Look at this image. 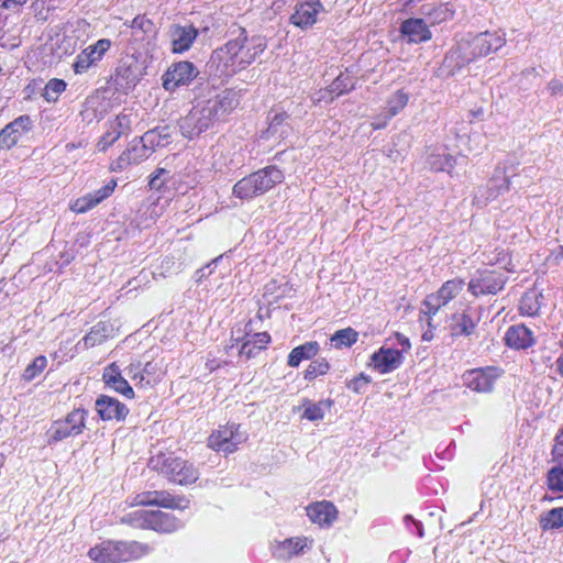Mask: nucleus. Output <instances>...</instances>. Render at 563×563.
<instances>
[{
    "instance_id": "e433bc0d",
    "label": "nucleus",
    "mask_w": 563,
    "mask_h": 563,
    "mask_svg": "<svg viewBox=\"0 0 563 563\" xmlns=\"http://www.w3.org/2000/svg\"><path fill=\"white\" fill-rule=\"evenodd\" d=\"M543 296L541 292L530 289L520 299L519 310L521 314L534 317L540 311Z\"/></svg>"
},
{
    "instance_id": "6ab92c4d",
    "label": "nucleus",
    "mask_w": 563,
    "mask_h": 563,
    "mask_svg": "<svg viewBox=\"0 0 563 563\" xmlns=\"http://www.w3.org/2000/svg\"><path fill=\"white\" fill-rule=\"evenodd\" d=\"M32 126V119L27 114L14 119L0 131V148L9 150L13 147L21 136L27 133Z\"/></svg>"
},
{
    "instance_id": "0eeeda50",
    "label": "nucleus",
    "mask_w": 563,
    "mask_h": 563,
    "mask_svg": "<svg viewBox=\"0 0 563 563\" xmlns=\"http://www.w3.org/2000/svg\"><path fill=\"white\" fill-rule=\"evenodd\" d=\"M508 282L507 271L504 268L477 271L468 283V291L475 296L496 295L501 291Z\"/></svg>"
},
{
    "instance_id": "4d7b16f0",
    "label": "nucleus",
    "mask_w": 563,
    "mask_h": 563,
    "mask_svg": "<svg viewBox=\"0 0 563 563\" xmlns=\"http://www.w3.org/2000/svg\"><path fill=\"white\" fill-rule=\"evenodd\" d=\"M222 256H219L214 260H212L209 264H207L205 267L198 269L195 274V277H196V282L197 283H200L202 282L203 278L208 277L211 273H212V269H211V266L217 264L220 260H221Z\"/></svg>"
},
{
    "instance_id": "f8f14e48",
    "label": "nucleus",
    "mask_w": 563,
    "mask_h": 563,
    "mask_svg": "<svg viewBox=\"0 0 563 563\" xmlns=\"http://www.w3.org/2000/svg\"><path fill=\"white\" fill-rule=\"evenodd\" d=\"M197 75L198 70L192 63H175L163 75V87L167 91H174L180 86L189 85Z\"/></svg>"
},
{
    "instance_id": "1a4fd4ad",
    "label": "nucleus",
    "mask_w": 563,
    "mask_h": 563,
    "mask_svg": "<svg viewBox=\"0 0 563 563\" xmlns=\"http://www.w3.org/2000/svg\"><path fill=\"white\" fill-rule=\"evenodd\" d=\"M88 411L74 409L64 419L55 421L48 430V443L58 442L82 433Z\"/></svg>"
},
{
    "instance_id": "69168bd1",
    "label": "nucleus",
    "mask_w": 563,
    "mask_h": 563,
    "mask_svg": "<svg viewBox=\"0 0 563 563\" xmlns=\"http://www.w3.org/2000/svg\"><path fill=\"white\" fill-rule=\"evenodd\" d=\"M362 382H363V374L360 377L353 379L351 385H349V387H351L354 391L358 393L362 389V387L364 386V384Z\"/></svg>"
},
{
    "instance_id": "4c0bfd02",
    "label": "nucleus",
    "mask_w": 563,
    "mask_h": 563,
    "mask_svg": "<svg viewBox=\"0 0 563 563\" xmlns=\"http://www.w3.org/2000/svg\"><path fill=\"white\" fill-rule=\"evenodd\" d=\"M178 181L176 175H172L170 170L158 167L151 175L148 186L154 190H164L169 186H175Z\"/></svg>"
},
{
    "instance_id": "9d476101",
    "label": "nucleus",
    "mask_w": 563,
    "mask_h": 563,
    "mask_svg": "<svg viewBox=\"0 0 563 563\" xmlns=\"http://www.w3.org/2000/svg\"><path fill=\"white\" fill-rule=\"evenodd\" d=\"M518 165V162L506 159L496 166L494 174L487 184V195L485 196L486 200L495 199L499 195L509 190L510 178L517 175Z\"/></svg>"
},
{
    "instance_id": "79ce46f5",
    "label": "nucleus",
    "mask_w": 563,
    "mask_h": 563,
    "mask_svg": "<svg viewBox=\"0 0 563 563\" xmlns=\"http://www.w3.org/2000/svg\"><path fill=\"white\" fill-rule=\"evenodd\" d=\"M288 114L286 112L275 113L271 118L269 125L266 130L267 137L269 136H278L285 137L288 133V124H287Z\"/></svg>"
},
{
    "instance_id": "5fc2aeb1",
    "label": "nucleus",
    "mask_w": 563,
    "mask_h": 563,
    "mask_svg": "<svg viewBox=\"0 0 563 563\" xmlns=\"http://www.w3.org/2000/svg\"><path fill=\"white\" fill-rule=\"evenodd\" d=\"M249 341L256 346L257 351H262L271 342V335L267 332H257L254 333Z\"/></svg>"
},
{
    "instance_id": "cd10ccee",
    "label": "nucleus",
    "mask_w": 563,
    "mask_h": 563,
    "mask_svg": "<svg viewBox=\"0 0 563 563\" xmlns=\"http://www.w3.org/2000/svg\"><path fill=\"white\" fill-rule=\"evenodd\" d=\"M372 364L380 374L390 373L398 368L402 362L401 352L395 349L380 347L372 357Z\"/></svg>"
},
{
    "instance_id": "2f4dec72",
    "label": "nucleus",
    "mask_w": 563,
    "mask_h": 563,
    "mask_svg": "<svg viewBox=\"0 0 563 563\" xmlns=\"http://www.w3.org/2000/svg\"><path fill=\"white\" fill-rule=\"evenodd\" d=\"M477 327V320H474L465 311L456 312L452 316L449 324L450 334L453 338L470 336Z\"/></svg>"
},
{
    "instance_id": "393cba45",
    "label": "nucleus",
    "mask_w": 563,
    "mask_h": 563,
    "mask_svg": "<svg viewBox=\"0 0 563 563\" xmlns=\"http://www.w3.org/2000/svg\"><path fill=\"white\" fill-rule=\"evenodd\" d=\"M323 10V5L319 0H310L300 2L296 5L295 12L290 20L301 30H306L317 21V15Z\"/></svg>"
},
{
    "instance_id": "58836bf2",
    "label": "nucleus",
    "mask_w": 563,
    "mask_h": 563,
    "mask_svg": "<svg viewBox=\"0 0 563 563\" xmlns=\"http://www.w3.org/2000/svg\"><path fill=\"white\" fill-rule=\"evenodd\" d=\"M540 528L543 531L558 530L563 527V507L552 508L540 515Z\"/></svg>"
},
{
    "instance_id": "412c9836",
    "label": "nucleus",
    "mask_w": 563,
    "mask_h": 563,
    "mask_svg": "<svg viewBox=\"0 0 563 563\" xmlns=\"http://www.w3.org/2000/svg\"><path fill=\"white\" fill-rule=\"evenodd\" d=\"M117 187L114 179L109 180L104 186L93 192H89L70 205V210L76 213H85L97 205L102 202L104 199L110 197Z\"/></svg>"
},
{
    "instance_id": "473e14b6",
    "label": "nucleus",
    "mask_w": 563,
    "mask_h": 563,
    "mask_svg": "<svg viewBox=\"0 0 563 563\" xmlns=\"http://www.w3.org/2000/svg\"><path fill=\"white\" fill-rule=\"evenodd\" d=\"M424 20L427 21L428 27L448 21L453 16V9L449 3L433 5L424 4L421 8Z\"/></svg>"
},
{
    "instance_id": "603ef678",
    "label": "nucleus",
    "mask_w": 563,
    "mask_h": 563,
    "mask_svg": "<svg viewBox=\"0 0 563 563\" xmlns=\"http://www.w3.org/2000/svg\"><path fill=\"white\" fill-rule=\"evenodd\" d=\"M520 82L523 89H529L532 86L540 85V74L537 71L536 68L526 69L521 73Z\"/></svg>"
},
{
    "instance_id": "4468645a",
    "label": "nucleus",
    "mask_w": 563,
    "mask_h": 563,
    "mask_svg": "<svg viewBox=\"0 0 563 563\" xmlns=\"http://www.w3.org/2000/svg\"><path fill=\"white\" fill-rule=\"evenodd\" d=\"M463 287V279L455 278L445 282L437 292L428 295L424 299L423 305L427 308V312L435 314L441 307L454 299L462 291Z\"/></svg>"
},
{
    "instance_id": "49530a36",
    "label": "nucleus",
    "mask_w": 563,
    "mask_h": 563,
    "mask_svg": "<svg viewBox=\"0 0 563 563\" xmlns=\"http://www.w3.org/2000/svg\"><path fill=\"white\" fill-rule=\"evenodd\" d=\"M355 87V80L349 75L341 73L330 85L329 92L340 96Z\"/></svg>"
},
{
    "instance_id": "864d4df0",
    "label": "nucleus",
    "mask_w": 563,
    "mask_h": 563,
    "mask_svg": "<svg viewBox=\"0 0 563 563\" xmlns=\"http://www.w3.org/2000/svg\"><path fill=\"white\" fill-rule=\"evenodd\" d=\"M196 37H176L172 42V51L176 54H181L188 51L195 41Z\"/></svg>"
},
{
    "instance_id": "ea45409f",
    "label": "nucleus",
    "mask_w": 563,
    "mask_h": 563,
    "mask_svg": "<svg viewBox=\"0 0 563 563\" xmlns=\"http://www.w3.org/2000/svg\"><path fill=\"white\" fill-rule=\"evenodd\" d=\"M358 339V333L353 328L349 327L336 331L331 338V345L335 349L350 347Z\"/></svg>"
},
{
    "instance_id": "4be33fe9",
    "label": "nucleus",
    "mask_w": 563,
    "mask_h": 563,
    "mask_svg": "<svg viewBox=\"0 0 563 563\" xmlns=\"http://www.w3.org/2000/svg\"><path fill=\"white\" fill-rule=\"evenodd\" d=\"M111 42L102 37L96 44L89 45L78 56L74 64V70L76 74L86 71L91 65L99 62L104 53L110 48Z\"/></svg>"
},
{
    "instance_id": "f03ea898",
    "label": "nucleus",
    "mask_w": 563,
    "mask_h": 563,
    "mask_svg": "<svg viewBox=\"0 0 563 563\" xmlns=\"http://www.w3.org/2000/svg\"><path fill=\"white\" fill-rule=\"evenodd\" d=\"M249 37L230 40L224 47L214 51L208 67L221 80L232 77L236 71L251 64L256 52L245 47Z\"/></svg>"
},
{
    "instance_id": "b1692460",
    "label": "nucleus",
    "mask_w": 563,
    "mask_h": 563,
    "mask_svg": "<svg viewBox=\"0 0 563 563\" xmlns=\"http://www.w3.org/2000/svg\"><path fill=\"white\" fill-rule=\"evenodd\" d=\"M311 543L312 541L305 537L289 538L273 548V555L279 561H288L302 554L305 549H310Z\"/></svg>"
},
{
    "instance_id": "423d86ee",
    "label": "nucleus",
    "mask_w": 563,
    "mask_h": 563,
    "mask_svg": "<svg viewBox=\"0 0 563 563\" xmlns=\"http://www.w3.org/2000/svg\"><path fill=\"white\" fill-rule=\"evenodd\" d=\"M122 522L136 529H151L161 533H173L181 527L174 515L161 510L137 509L124 516Z\"/></svg>"
},
{
    "instance_id": "c756f323",
    "label": "nucleus",
    "mask_w": 563,
    "mask_h": 563,
    "mask_svg": "<svg viewBox=\"0 0 563 563\" xmlns=\"http://www.w3.org/2000/svg\"><path fill=\"white\" fill-rule=\"evenodd\" d=\"M102 377L106 385L115 390L117 393H120L130 399L134 397L133 388L129 385L128 380L122 376L121 371L115 363H112L111 365L104 368Z\"/></svg>"
},
{
    "instance_id": "680f3d73",
    "label": "nucleus",
    "mask_w": 563,
    "mask_h": 563,
    "mask_svg": "<svg viewBox=\"0 0 563 563\" xmlns=\"http://www.w3.org/2000/svg\"><path fill=\"white\" fill-rule=\"evenodd\" d=\"M1 7L8 10H18L25 4L27 0H0Z\"/></svg>"
},
{
    "instance_id": "774afa93",
    "label": "nucleus",
    "mask_w": 563,
    "mask_h": 563,
    "mask_svg": "<svg viewBox=\"0 0 563 563\" xmlns=\"http://www.w3.org/2000/svg\"><path fill=\"white\" fill-rule=\"evenodd\" d=\"M397 341L401 345L402 350H408L410 347L409 340L406 336L397 334Z\"/></svg>"
},
{
    "instance_id": "6e6d98bb",
    "label": "nucleus",
    "mask_w": 563,
    "mask_h": 563,
    "mask_svg": "<svg viewBox=\"0 0 563 563\" xmlns=\"http://www.w3.org/2000/svg\"><path fill=\"white\" fill-rule=\"evenodd\" d=\"M132 165L130 156L126 155V151H124L111 165V169L114 172H122L128 166Z\"/></svg>"
},
{
    "instance_id": "a18cd8bd",
    "label": "nucleus",
    "mask_w": 563,
    "mask_h": 563,
    "mask_svg": "<svg viewBox=\"0 0 563 563\" xmlns=\"http://www.w3.org/2000/svg\"><path fill=\"white\" fill-rule=\"evenodd\" d=\"M307 407L303 411L302 418L308 419L309 421H319L324 417V410L330 409L332 405V400L319 401L317 404L307 402Z\"/></svg>"
},
{
    "instance_id": "a211bd4d",
    "label": "nucleus",
    "mask_w": 563,
    "mask_h": 563,
    "mask_svg": "<svg viewBox=\"0 0 563 563\" xmlns=\"http://www.w3.org/2000/svg\"><path fill=\"white\" fill-rule=\"evenodd\" d=\"M242 441H244L243 434H240L238 428L232 424L212 433L209 437L208 445L216 451L232 453Z\"/></svg>"
},
{
    "instance_id": "5701e85b",
    "label": "nucleus",
    "mask_w": 563,
    "mask_h": 563,
    "mask_svg": "<svg viewBox=\"0 0 563 563\" xmlns=\"http://www.w3.org/2000/svg\"><path fill=\"white\" fill-rule=\"evenodd\" d=\"M95 407L102 420L123 421L129 413V409L124 404L106 395L97 398Z\"/></svg>"
},
{
    "instance_id": "8fccbe9b",
    "label": "nucleus",
    "mask_w": 563,
    "mask_h": 563,
    "mask_svg": "<svg viewBox=\"0 0 563 563\" xmlns=\"http://www.w3.org/2000/svg\"><path fill=\"white\" fill-rule=\"evenodd\" d=\"M329 368L330 364L325 358L314 360L308 365L307 369L305 371V379L313 380L318 376L327 374Z\"/></svg>"
},
{
    "instance_id": "39448f33",
    "label": "nucleus",
    "mask_w": 563,
    "mask_h": 563,
    "mask_svg": "<svg viewBox=\"0 0 563 563\" xmlns=\"http://www.w3.org/2000/svg\"><path fill=\"white\" fill-rule=\"evenodd\" d=\"M505 43V37H462L457 48L446 55L445 63L456 60L457 65L462 66L477 57L498 52Z\"/></svg>"
},
{
    "instance_id": "09e8293b",
    "label": "nucleus",
    "mask_w": 563,
    "mask_h": 563,
    "mask_svg": "<svg viewBox=\"0 0 563 563\" xmlns=\"http://www.w3.org/2000/svg\"><path fill=\"white\" fill-rule=\"evenodd\" d=\"M47 366V358L44 355H40L33 360L31 364L26 366L23 372V379L25 382H31L35 377H37Z\"/></svg>"
},
{
    "instance_id": "72a5a7b5",
    "label": "nucleus",
    "mask_w": 563,
    "mask_h": 563,
    "mask_svg": "<svg viewBox=\"0 0 563 563\" xmlns=\"http://www.w3.org/2000/svg\"><path fill=\"white\" fill-rule=\"evenodd\" d=\"M141 137L145 146H148L154 152L156 147H164L169 144L172 128L169 125L157 126L145 132Z\"/></svg>"
},
{
    "instance_id": "e2e57ef3",
    "label": "nucleus",
    "mask_w": 563,
    "mask_h": 563,
    "mask_svg": "<svg viewBox=\"0 0 563 563\" xmlns=\"http://www.w3.org/2000/svg\"><path fill=\"white\" fill-rule=\"evenodd\" d=\"M553 461L561 463L563 460V444L555 442V445L552 450Z\"/></svg>"
},
{
    "instance_id": "aec40b11",
    "label": "nucleus",
    "mask_w": 563,
    "mask_h": 563,
    "mask_svg": "<svg viewBox=\"0 0 563 563\" xmlns=\"http://www.w3.org/2000/svg\"><path fill=\"white\" fill-rule=\"evenodd\" d=\"M131 128L130 115L120 113L114 120L108 122V130L102 134L97 143L99 152H106L112 146L121 135L128 133Z\"/></svg>"
},
{
    "instance_id": "2eb2a0df",
    "label": "nucleus",
    "mask_w": 563,
    "mask_h": 563,
    "mask_svg": "<svg viewBox=\"0 0 563 563\" xmlns=\"http://www.w3.org/2000/svg\"><path fill=\"white\" fill-rule=\"evenodd\" d=\"M111 107V101L106 96V91L96 90L86 98L80 111L81 119L88 124L99 122L110 112Z\"/></svg>"
},
{
    "instance_id": "a19ab883",
    "label": "nucleus",
    "mask_w": 563,
    "mask_h": 563,
    "mask_svg": "<svg viewBox=\"0 0 563 563\" xmlns=\"http://www.w3.org/2000/svg\"><path fill=\"white\" fill-rule=\"evenodd\" d=\"M109 336L108 325L103 322L95 324L84 336L82 342L86 347H93L101 344Z\"/></svg>"
},
{
    "instance_id": "f704fd0d",
    "label": "nucleus",
    "mask_w": 563,
    "mask_h": 563,
    "mask_svg": "<svg viewBox=\"0 0 563 563\" xmlns=\"http://www.w3.org/2000/svg\"><path fill=\"white\" fill-rule=\"evenodd\" d=\"M319 352V343L316 341L306 342L295 349L288 355L287 364L297 367L305 360H311Z\"/></svg>"
},
{
    "instance_id": "f257e3e1",
    "label": "nucleus",
    "mask_w": 563,
    "mask_h": 563,
    "mask_svg": "<svg viewBox=\"0 0 563 563\" xmlns=\"http://www.w3.org/2000/svg\"><path fill=\"white\" fill-rule=\"evenodd\" d=\"M243 91L242 88H228L208 99H198L188 114L179 120L183 136L192 140L223 121L239 107Z\"/></svg>"
},
{
    "instance_id": "13d9d810",
    "label": "nucleus",
    "mask_w": 563,
    "mask_h": 563,
    "mask_svg": "<svg viewBox=\"0 0 563 563\" xmlns=\"http://www.w3.org/2000/svg\"><path fill=\"white\" fill-rule=\"evenodd\" d=\"M258 352L260 351H257L256 346H254L249 340H246L240 349V355H245L246 358L254 357Z\"/></svg>"
},
{
    "instance_id": "dca6fc26",
    "label": "nucleus",
    "mask_w": 563,
    "mask_h": 563,
    "mask_svg": "<svg viewBox=\"0 0 563 563\" xmlns=\"http://www.w3.org/2000/svg\"><path fill=\"white\" fill-rule=\"evenodd\" d=\"M409 102V93L399 89L390 95L384 110L372 118L371 125L374 130L385 129L389 121L402 111Z\"/></svg>"
},
{
    "instance_id": "338daca9",
    "label": "nucleus",
    "mask_w": 563,
    "mask_h": 563,
    "mask_svg": "<svg viewBox=\"0 0 563 563\" xmlns=\"http://www.w3.org/2000/svg\"><path fill=\"white\" fill-rule=\"evenodd\" d=\"M86 145V143L84 141H79V142H69L65 145V150L67 152H71L73 150H76V148H79V147H84Z\"/></svg>"
},
{
    "instance_id": "052dcab7",
    "label": "nucleus",
    "mask_w": 563,
    "mask_h": 563,
    "mask_svg": "<svg viewBox=\"0 0 563 563\" xmlns=\"http://www.w3.org/2000/svg\"><path fill=\"white\" fill-rule=\"evenodd\" d=\"M140 22L141 32L144 34L152 33L154 31V24L151 20L145 16H137V23Z\"/></svg>"
},
{
    "instance_id": "37998d69",
    "label": "nucleus",
    "mask_w": 563,
    "mask_h": 563,
    "mask_svg": "<svg viewBox=\"0 0 563 563\" xmlns=\"http://www.w3.org/2000/svg\"><path fill=\"white\" fill-rule=\"evenodd\" d=\"M401 35H431L424 18L408 19L401 24Z\"/></svg>"
},
{
    "instance_id": "bb28decb",
    "label": "nucleus",
    "mask_w": 563,
    "mask_h": 563,
    "mask_svg": "<svg viewBox=\"0 0 563 563\" xmlns=\"http://www.w3.org/2000/svg\"><path fill=\"white\" fill-rule=\"evenodd\" d=\"M506 345L514 350H527L536 344L533 332L525 324H515L505 333Z\"/></svg>"
},
{
    "instance_id": "f3484780",
    "label": "nucleus",
    "mask_w": 563,
    "mask_h": 563,
    "mask_svg": "<svg viewBox=\"0 0 563 563\" xmlns=\"http://www.w3.org/2000/svg\"><path fill=\"white\" fill-rule=\"evenodd\" d=\"M143 76L142 68L135 58L122 62L115 70L113 84L115 89L128 93Z\"/></svg>"
},
{
    "instance_id": "bf43d9fd",
    "label": "nucleus",
    "mask_w": 563,
    "mask_h": 563,
    "mask_svg": "<svg viewBox=\"0 0 563 563\" xmlns=\"http://www.w3.org/2000/svg\"><path fill=\"white\" fill-rule=\"evenodd\" d=\"M548 90L552 96H563V84L560 80L553 79L549 82Z\"/></svg>"
},
{
    "instance_id": "20e7f679",
    "label": "nucleus",
    "mask_w": 563,
    "mask_h": 563,
    "mask_svg": "<svg viewBox=\"0 0 563 563\" xmlns=\"http://www.w3.org/2000/svg\"><path fill=\"white\" fill-rule=\"evenodd\" d=\"M148 466L178 485L194 484L199 477L192 464L173 454L158 453L150 459Z\"/></svg>"
},
{
    "instance_id": "7ed1b4c3",
    "label": "nucleus",
    "mask_w": 563,
    "mask_h": 563,
    "mask_svg": "<svg viewBox=\"0 0 563 563\" xmlns=\"http://www.w3.org/2000/svg\"><path fill=\"white\" fill-rule=\"evenodd\" d=\"M284 179V172L275 165H269L240 179L233 186L232 195L241 200H251L269 191Z\"/></svg>"
},
{
    "instance_id": "6e6552de",
    "label": "nucleus",
    "mask_w": 563,
    "mask_h": 563,
    "mask_svg": "<svg viewBox=\"0 0 563 563\" xmlns=\"http://www.w3.org/2000/svg\"><path fill=\"white\" fill-rule=\"evenodd\" d=\"M126 375L136 387L147 388L158 384L164 376L159 361L137 358L132 361L125 368Z\"/></svg>"
},
{
    "instance_id": "7c9ffc66",
    "label": "nucleus",
    "mask_w": 563,
    "mask_h": 563,
    "mask_svg": "<svg viewBox=\"0 0 563 563\" xmlns=\"http://www.w3.org/2000/svg\"><path fill=\"white\" fill-rule=\"evenodd\" d=\"M427 164L434 172L452 173L456 159L448 152L445 146L434 147L427 156Z\"/></svg>"
},
{
    "instance_id": "3c124183",
    "label": "nucleus",
    "mask_w": 563,
    "mask_h": 563,
    "mask_svg": "<svg viewBox=\"0 0 563 563\" xmlns=\"http://www.w3.org/2000/svg\"><path fill=\"white\" fill-rule=\"evenodd\" d=\"M547 484L550 490L562 493L563 492V468L560 466L552 467L548 472Z\"/></svg>"
},
{
    "instance_id": "9b49d317",
    "label": "nucleus",
    "mask_w": 563,
    "mask_h": 563,
    "mask_svg": "<svg viewBox=\"0 0 563 563\" xmlns=\"http://www.w3.org/2000/svg\"><path fill=\"white\" fill-rule=\"evenodd\" d=\"M136 503L142 506H159L169 509H187L190 500L185 496H175L167 490L144 492L136 496Z\"/></svg>"
},
{
    "instance_id": "c03bdc74",
    "label": "nucleus",
    "mask_w": 563,
    "mask_h": 563,
    "mask_svg": "<svg viewBox=\"0 0 563 563\" xmlns=\"http://www.w3.org/2000/svg\"><path fill=\"white\" fill-rule=\"evenodd\" d=\"M66 87L67 84L63 79H49L44 87L42 96L47 102H56Z\"/></svg>"
},
{
    "instance_id": "a878e982",
    "label": "nucleus",
    "mask_w": 563,
    "mask_h": 563,
    "mask_svg": "<svg viewBox=\"0 0 563 563\" xmlns=\"http://www.w3.org/2000/svg\"><path fill=\"white\" fill-rule=\"evenodd\" d=\"M307 516L320 527H330L338 518V509L327 500L317 501L307 507Z\"/></svg>"
},
{
    "instance_id": "c85d7f7f",
    "label": "nucleus",
    "mask_w": 563,
    "mask_h": 563,
    "mask_svg": "<svg viewBox=\"0 0 563 563\" xmlns=\"http://www.w3.org/2000/svg\"><path fill=\"white\" fill-rule=\"evenodd\" d=\"M114 543L117 563L137 560L151 551L147 544L137 541H114Z\"/></svg>"
},
{
    "instance_id": "0e129e2a",
    "label": "nucleus",
    "mask_w": 563,
    "mask_h": 563,
    "mask_svg": "<svg viewBox=\"0 0 563 563\" xmlns=\"http://www.w3.org/2000/svg\"><path fill=\"white\" fill-rule=\"evenodd\" d=\"M405 520L406 521L410 520L416 526L418 537L419 538H423V536H424L423 527H422V523L420 521L415 520L410 515H407L405 517Z\"/></svg>"
},
{
    "instance_id": "c9c22d12",
    "label": "nucleus",
    "mask_w": 563,
    "mask_h": 563,
    "mask_svg": "<svg viewBox=\"0 0 563 563\" xmlns=\"http://www.w3.org/2000/svg\"><path fill=\"white\" fill-rule=\"evenodd\" d=\"M88 556L98 563H117L114 541L108 540L95 545L89 550Z\"/></svg>"
},
{
    "instance_id": "ddd939ff",
    "label": "nucleus",
    "mask_w": 563,
    "mask_h": 563,
    "mask_svg": "<svg viewBox=\"0 0 563 563\" xmlns=\"http://www.w3.org/2000/svg\"><path fill=\"white\" fill-rule=\"evenodd\" d=\"M500 374L501 371L494 366L474 368L463 375V382L465 386L474 391L489 393Z\"/></svg>"
},
{
    "instance_id": "de8ad7c7",
    "label": "nucleus",
    "mask_w": 563,
    "mask_h": 563,
    "mask_svg": "<svg viewBox=\"0 0 563 563\" xmlns=\"http://www.w3.org/2000/svg\"><path fill=\"white\" fill-rule=\"evenodd\" d=\"M153 151L145 146L144 142H142V137L139 142L133 143L128 150L126 155L130 156L132 164H140L144 159H146Z\"/></svg>"
}]
</instances>
